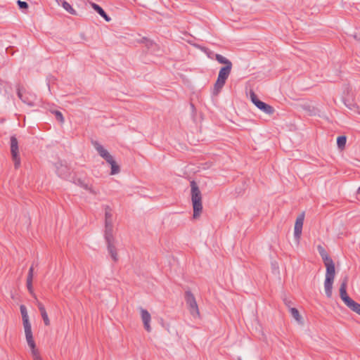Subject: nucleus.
Masks as SVG:
<instances>
[{
  "mask_svg": "<svg viewBox=\"0 0 360 360\" xmlns=\"http://www.w3.org/2000/svg\"><path fill=\"white\" fill-rule=\"evenodd\" d=\"M27 287L28 290L32 293L33 292V288H32V280H27Z\"/></svg>",
  "mask_w": 360,
  "mask_h": 360,
  "instance_id": "obj_32",
  "label": "nucleus"
},
{
  "mask_svg": "<svg viewBox=\"0 0 360 360\" xmlns=\"http://www.w3.org/2000/svg\"><path fill=\"white\" fill-rule=\"evenodd\" d=\"M141 316L144 326V328L146 331L150 332L151 327L150 325V322L151 320V316L150 313L145 309L140 308Z\"/></svg>",
  "mask_w": 360,
  "mask_h": 360,
  "instance_id": "obj_10",
  "label": "nucleus"
},
{
  "mask_svg": "<svg viewBox=\"0 0 360 360\" xmlns=\"http://www.w3.org/2000/svg\"><path fill=\"white\" fill-rule=\"evenodd\" d=\"M22 319L24 329L32 328L31 324L29 321L28 314H27L22 315Z\"/></svg>",
  "mask_w": 360,
  "mask_h": 360,
  "instance_id": "obj_25",
  "label": "nucleus"
},
{
  "mask_svg": "<svg viewBox=\"0 0 360 360\" xmlns=\"http://www.w3.org/2000/svg\"><path fill=\"white\" fill-rule=\"evenodd\" d=\"M58 3L60 4L61 3L63 8L67 11L68 13L72 15L76 14V11L71 6V5L65 0H56Z\"/></svg>",
  "mask_w": 360,
  "mask_h": 360,
  "instance_id": "obj_18",
  "label": "nucleus"
},
{
  "mask_svg": "<svg viewBox=\"0 0 360 360\" xmlns=\"http://www.w3.org/2000/svg\"><path fill=\"white\" fill-rule=\"evenodd\" d=\"M290 311L292 317L298 322H300L302 320V317L299 313V311L295 308H290Z\"/></svg>",
  "mask_w": 360,
  "mask_h": 360,
  "instance_id": "obj_24",
  "label": "nucleus"
},
{
  "mask_svg": "<svg viewBox=\"0 0 360 360\" xmlns=\"http://www.w3.org/2000/svg\"><path fill=\"white\" fill-rule=\"evenodd\" d=\"M91 6L100 15L104 14V10L99 5L92 3Z\"/></svg>",
  "mask_w": 360,
  "mask_h": 360,
  "instance_id": "obj_27",
  "label": "nucleus"
},
{
  "mask_svg": "<svg viewBox=\"0 0 360 360\" xmlns=\"http://www.w3.org/2000/svg\"><path fill=\"white\" fill-rule=\"evenodd\" d=\"M17 4H18V5L20 8H22L23 9V8H28V4L25 1H22L20 0H18L17 1Z\"/></svg>",
  "mask_w": 360,
  "mask_h": 360,
  "instance_id": "obj_31",
  "label": "nucleus"
},
{
  "mask_svg": "<svg viewBox=\"0 0 360 360\" xmlns=\"http://www.w3.org/2000/svg\"><path fill=\"white\" fill-rule=\"evenodd\" d=\"M17 94L18 98L25 103L29 105H33L34 103L33 101L30 100L26 95V94H24L21 89L18 88Z\"/></svg>",
  "mask_w": 360,
  "mask_h": 360,
  "instance_id": "obj_17",
  "label": "nucleus"
},
{
  "mask_svg": "<svg viewBox=\"0 0 360 360\" xmlns=\"http://www.w3.org/2000/svg\"><path fill=\"white\" fill-rule=\"evenodd\" d=\"M238 360H241L240 359H238Z\"/></svg>",
  "mask_w": 360,
  "mask_h": 360,
  "instance_id": "obj_37",
  "label": "nucleus"
},
{
  "mask_svg": "<svg viewBox=\"0 0 360 360\" xmlns=\"http://www.w3.org/2000/svg\"><path fill=\"white\" fill-rule=\"evenodd\" d=\"M92 144L99 155L102 157L106 162H109V160H111L112 156L98 141H92Z\"/></svg>",
  "mask_w": 360,
  "mask_h": 360,
  "instance_id": "obj_9",
  "label": "nucleus"
},
{
  "mask_svg": "<svg viewBox=\"0 0 360 360\" xmlns=\"http://www.w3.org/2000/svg\"><path fill=\"white\" fill-rule=\"evenodd\" d=\"M25 333L27 345L30 349H34L36 345L33 339L32 328L25 329Z\"/></svg>",
  "mask_w": 360,
  "mask_h": 360,
  "instance_id": "obj_16",
  "label": "nucleus"
},
{
  "mask_svg": "<svg viewBox=\"0 0 360 360\" xmlns=\"http://www.w3.org/2000/svg\"><path fill=\"white\" fill-rule=\"evenodd\" d=\"M105 240L107 243V248L109 255L115 262L118 261V255L115 247V240L113 234H104Z\"/></svg>",
  "mask_w": 360,
  "mask_h": 360,
  "instance_id": "obj_4",
  "label": "nucleus"
},
{
  "mask_svg": "<svg viewBox=\"0 0 360 360\" xmlns=\"http://www.w3.org/2000/svg\"><path fill=\"white\" fill-rule=\"evenodd\" d=\"M250 98L252 102L262 112L267 115H272L274 112V108L269 104L259 100L257 95L253 91H250Z\"/></svg>",
  "mask_w": 360,
  "mask_h": 360,
  "instance_id": "obj_5",
  "label": "nucleus"
},
{
  "mask_svg": "<svg viewBox=\"0 0 360 360\" xmlns=\"http://www.w3.org/2000/svg\"><path fill=\"white\" fill-rule=\"evenodd\" d=\"M334 278H330L329 277L326 278L324 282V288L326 295L328 297H330L332 296V290H333V283Z\"/></svg>",
  "mask_w": 360,
  "mask_h": 360,
  "instance_id": "obj_15",
  "label": "nucleus"
},
{
  "mask_svg": "<svg viewBox=\"0 0 360 360\" xmlns=\"http://www.w3.org/2000/svg\"><path fill=\"white\" fill-rule=\"evenodd\" d=\"M191 188L193 218H198L202 211V195L195 181H192L191 182Z\"/></svg>",
  "mask_w": 360,
  "mask_h": 360,
  "instance_id": "obj_1",
  "label": "nucleus"
},
{
  "mask_svg": "<svg viewBox=\"0 0 360 360\" xmlns=\"http://www.w3.org/2000/svg\"><path fill=\"white\" fill-rule=\"evenodd\" d=\"M231 69L232 67H230V65L222 67L220 69L217 79L214 85L213 95L217 96L219 94L231 73Z\"/></svg>",
  "mask_w": 360,
  "mask_h": 360,
  "instance_id": "obj_2",
  "label": "nucleus"
},
{
  "mask_svg": "<svg viewBox=\"0 0 360 360\" xmlns=\"http://www.w3.org/2000/svg\"><path fill=\"white\" fill-rule=\"evenodd\" d=\"M31 350L34 360L41 359L38 350L36 349V347H34V349H31Z\"/></svg>",
  "mask_w": 360,
  "mask_h": 360,
  "instance_id": "obj_28",
  "label": "nucleus"
},
{
  "mask_svg": "<svg viewBox=\"0 0 360 360\" xmlns=\"http://www.w3.org/2000/svg\"><path fill=\"white\" fill-rule=\"evenodd\" d=\"M41 318L44 321V323L46 326H49L50 325V320L49 319V316H48V314L46 312L45 313H43L42 314H41Z\"/></svg>",
  "mask_w": 360,
  "mask_h": 360,
  "instance_id": "obj_29",
  "label": "nucleus"
},
{
  "mask_svg": "<svg viewBox=\"0 0 360 360\" xmlns=\"http://www.w3.org/2000/svg\"><path fill=\"white\" fill-rule=\"evenodd\" d=\"M56 171L58 174L62 178H65L68 174V168L67 165H63L61 162H58L56 164Z\"/></svg>",
  "mask_w": 360,
  "mask_h": 360,
  "instance_id": "obj_14",
  "label": "nucleus"
},
{
  "mask_svg": "<svg viewBox=\"0 0 360 360\" xmlns=\"http://www.w3.org/2000/svg\"><path fill=\"white\" fill-rule=\"evenodd\" d=\"M33 271H34V268H33V266H32L29 269V272H28V275H27V280L33 279Z\"/></svg>",
  "mask_w": 360,
  "mask_h": 360,
  "instance_id": "obj_33",
  "label": "nucleus"
},
{
  "mask_svg": "<svg viewBox=\"0 0 360 360\" xmlns=\"http://www.w3.org/2000/svg\"><path fill=\"white\" fill-rule=\"evenodd\" d=\"M37 307H38L41 314H42L43 313L46 312V309H45L44 304L41 302H40L38 300H37Z\"/></svg>",
  "mask_w": 360,
  "mask_h": 360,
  "instance_id": "obj_30",
  "label": "nucleus"
},
{
  "mask_svg": "<svg viewBox=\"0 0 360 360\" xmlns=\"http://www.w3.org/2000/svg\"><path fill=\"white\" fill-rule=\"evenodd\" d=\"M107 162L109 163L111 166V172H110L111 175H115L120 172V167H119V165H117V164L116 163V162L115 161L113 158H112L111 160H109V162Z\"/></svg>",
  "mask_w": 360,
  "mask_h": 360,
  "instance_id": "obj_20",
  "label": "nucleus"
},
{
  "mask_svg": "<svg viewBox=\"0 0 360 360\" xmlns=\"http://www.w3.org/2000/svg\"><path fill=\"white\" fill-rule=\"evenodd\" d=\"M185 300L188 305L189 311L193 317H198L200 315L198 306L197 304L195 298L193 294L190 291L187 290L185 292Z\"/></svg>",
  "mask_w": 360,
  "mask_h": 360,
  "instance_id": "obj_3",
  "label": "nucleus"
},
{
  "mask_svg": "<svg viewBox=\"0 0 360 360\" xmlns=\"http://www.w3.org/2000/svg\"><path fill=\"white\" fill-rule=\"evenodd\" d=\"M351 310L360 315V304L352 299L346 304Z\"/></svg>",
  "mask_w": 360,
  "mask_h": 360,
  "instance_id": "obj_19",
  "label": "nucleus"
},
{
  "mask_svg": "<svg viewBox=\"0 0 360 360\" xmlns=\"http://www.w3.org/2000/svg\"><path fill=\"white\" fill-rule=\"evenodd\" d=\"M53 113L55 115L56 119L58 122H60L62 124L64 122L65 120H64L63 115L60 111L55 110L53 112Z\"/></svg>",
  "mask_w": 360,
  "mask_h": 360,
  "instance_id": "obj_26",
  "label": "nucleus"
},
{
  "mask_svg": "<svg viewBox=\"0 0 360 360\" xmlns=\"http://www.w3.org/2000/svg\"><path fill=\"white\" fill-rule=\"evenodd\" d=\"M11 153L14 162L15 168L17 169L20 165V158L19 156L18 142L15 136L11 137Z\"/></svg>",
  "mask_w": 360,
  "mask_h": 360,
  "instance_id": "obj_6",
  "label": "nucleus"
},
{
  "mask_svg": "<svg viewBox=\"0 0 360 360\" xmlns=\"http://www.w3.org/2000/svg\"><path fill=\"white\" fill-rule=\"evenodd\" d=\"M215 59L221 64H224L225 66H228V65H230V67H232V63L229 60L227 59L226 58H225L224 56H223L222 55H220V54H216L215 55Z\"/></svg>",
  "mask_w": 360,
  "mask_h": 360,
  "instance_id": "obj_21",
  "label": "nucleus"
},
{
  "mask_svg": "<svg viewBox=\"0 0 360 360\" xmlns=\"http://www.w3.org/2000/svg\"><path fill=\"white\" fill-rule=\"evenodd\" d=\"M20 310L21 315L27 314V308L23 304L20 305Z\"/></svg>",
  "mask_w": 360,
  "mask_h": 360,
  "instance_id": "obj_34",
  "label": "nucleus"
},
{
  "mask_svg": "<svg viewBox=\"0 0 360 360\" xmlns=\"http://www.w3.org/2000/svg\"><path fill=\"white\" fill-rule=\"evenodd\" d=\"M358 193H360V186L358 188Z\"/></svg>",
  "mask_w": 360,
  "mask_h": 360,
  "instance_id": "obj_36",
  "label": "nucleus"
},
{
  "mask_svg": "<svg viewBox=\"0 0 360 360\" xmlns=\"http://www.w3.org/2000/svg\"><path fill=\"white\" fill-rule=\"evenodd\" d=\"M304 219V213H301L296 219L295 228H294V236L299 240L302 234V226Z\"/></svg>",
  "mask_w": 360,
  "mask_h": 360,
  "instance_id": "obj_8",
  "label": "nucleus"
},
{
  "mask_svg": "<svg viewBox=\"0 0 360 360\" xmlns=\"http://www.w3.org/2000/svg\"><path fill=\"white\" fill-rule=\"evenodd\" d=\"M347 278H345L340 287V296L345 304H347L352 300V298H350L347 293Z\"/></svg>",
  "mask_w": 360,
  "mask_h": 360,
  "instance_id": "obj_11",
  "label": "nucleus"
},
{
  "mask_svg": "<svg viewBox=\"0 0 360 360\" xmlns=\"http://www.w3.org/2000/svg\"><path fill=\"white\" fill-rule=\"evenodd\" d=\"M75 184L83 188L84 189L88 191L90 193L93 195H97L98 193V191L94 189L91 185H89L87 183H86L84 180L81 179H77L75 181Z\"/></svg>",
  "mask_w": 360,
  "mask_h": 360,
  "instance_id": "obj_12",
  "label": "nucleus"
},
{
  "mask_svg": "<svg viewBox=\"0 0 360 360\" xmlns=\"http://www.w3.org/2000/svg\"><path fill=\"white\" fill-rule=\"evenodd\" d=\"M103 17L107 22L110 21L111 18L107 15L105 12H104V14L101 15Z\"/></svg>",
  "mask_w": 360,
  "mask_h": 360,
  "instance_id": "obj_35",
  "label": "nucleus"
},
{
  "mask_svg": "<svg viewBox=\"0 0 360 360\" xmlns=\"http://www.w3.org/2000/svg\"><path fill=\"white\" fill-rule=\"evenodd\" d=\"M319 253L320 254L323 262H326L329 261L330 259H332L328 255L327 252L325 250V249L321 246L319 245L317 247Z\"/></svg>",
  "mask_w": 360,
  "mask_h": 360,
  "instance_id": "obj_22",
  "label": "nucleus"
},
{
  "mask_svg": "<svg viewBox=\"0 0 360 360\" xmlns=\"http://www.w3.org/2000/svg\"><path fill=\"white\" fill-rule=\"evenodd\" d=\"M347 138L345 136H338L337 139V144L339 148H344L346 145Z\"/></svg>",
  "mask_w": 360,
  "mask_h": 360,
  "instance_id": "obj_23",
  "label": "nucleus"
},
{
  "mask_svg": "<svg viewBox=\"0 0 360 360\" xmlns=\"http://www.w3.org/2000/svg\"><path fill=\"white\" fill-rule=\"evenodd\" d=\"M113 224H112V212L111 208L106 205L105 207V233L112 234Z\"/></svg>",
  "mask_w": 360,
  "mask_h": 360,
  "instance_id": "obj_7",
  "label": "nucleus"
},
{
  "mask_svg": "<svg viewBox=\"0 0 360 360\" xmlns=\"http://www.w3.org/2000/svg\"><path fill=\"white\" fill-rule=\"evenodd\" d=\"M324 264L326 267V278H334L335 274V264L333 259H330L329 261L324 262Z\"/></svg>",
  "mask_w": 360,
  "mask_h": 360,
  "instance_id": "obj_13",
  "label": "nucleus"
}]
</instances>
